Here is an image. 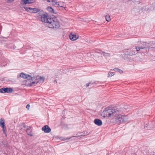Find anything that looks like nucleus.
Returning <instances> with one entry per match:
<instances>
[{"instance_id": "f257e3e1", "label": "nucleus", "mask_w": 155, "mask_h": 155, "mask_svg": "<svg viewBox=\"0 0 155 155\" xmlns=\"http://www.w3.org/2000/svg\"><path fill=\"white\" fill-rule=\"evenodd\" d=\"M102 115L104 117L115 118L116 122L118 124L125 122L127 120V117L125 115L120 114L119 110L117 108H110L109 107L105 108L102 112Z\"/></svg>"}, {"instance_id": "f03ea898", "label": "nucleus", "mask_w": 155, "mask_h": 155, "mask_svg": "<svg viewBox=\"0 0 155 155\" xmlns=\"http://www.w3.org/2000/svg\"><path fill=\"white\" fill-rule=\"evenodd\" d=\"M40 18L41 21L43 22L46 23L49 28H58L60 26L57 18L55 17L51 18V17L49 16L47 13H45L44 15H42Z\"/></svg>"}, {"instance_id": "7ed1b4c3", "label": "nucleus", "mask_w": 155, "mask_h": 155, "mask_svg": "<svg viewBox=\"0 0 155 155\" xmlns=\"http://www.w3.org/2000/svg\"><path fill=\"white\" fill-rule=\"evenodd\" d=\"M19 76L23 78L27 79L29 82H30L29 83L30 86L34 85V84L35 83L37 84L38 82V81H33V80L35 79L34 77H32L28 74H25L23 72L20 73Z\"/></svg>"}, {"instance_id": "20e7f679", "label": "nucleus", "mask_w": 155, "mask_h": 155, "mask_svg": "<svg viewBox=\"0 0 155 155\" xmlns=\"http://www.w3.org/2000/svg\"><path fill=\"white\" fill-rule=\"evenodd\" d=\"M13 90L12 88L3 87L0 89V93H11L13 91Z\"/></svg>"}, {"instance_id": "39448f33", "label": "nucleus", "mask_w": 155, "mask_h": 155, "mask_svg": "<svg viewBox=\"0 0 155 155\" xmlns=\"http://www.w3.org/2000/svg\"><path fill=\"white\" fill-rule=\"evenodd\" d=\"M140 43L141 45H140L139 46H137L135 48L136 50L137 51H139L141 49L145 48L146 47L147 45L145 42H140Z\"/></svg>"}, {"instance_id": "423d86ee", "label": "nucleus", "mask_w": 155, "mask_h": 155, "mask_svg": "<svg viewBox=\"0 0 155 155\" xmlns=\"http://www.w3.org/2000/svg\"><path fill=\"white\" fill-rule=\"evenodd\" d=\"M0 125L1 127H2L3 133L5 134L6 132V127L5 125V122L4 119L2 118L1 119V121L0 122Z\"/></svg>"}, {"instance_id": "0eeeda50", "label": "nucleus", "mask_w": 155, "mask_h": 155, "mask_svg": "<svg viewBox=\"0 0 155 155\" xmlns=\"http://www.w3.org/2000/svg\"><path fill=\"white\" fill-rule=\"evenodd\" d=\"M41 129L44 132L46 133H49L51 131V129L50 127L48 125H47L43 126Z\"/></svg>"}, {"instance_id": "6e6552de", "label": "nucleus", "mask_w": 155, "mask_h": 155, "mask_svg": "<svg viewBox=\"0 0 155 155\" xmlns=\"http://www.w3.org/2000/svg\"><path fill=\"white\" fill-rule=\"evenodd\" d=\"M35 2V0H21V4L23 5L31 4Z\"/></svg>"}, {"instance_id": "1a4fd4ad", "label": "nucleus", "mask_w": 155, "mask_h": 155, "mask_svg": "<svg viewBox=\"0 0 155 155\" xmlns=\"http://www.w3.org/2000/svg\"><path fill=\"white\" fill-rule=\"evenodd\" d=\"M69 37L70 40L73 41L78 39V35L71 33L69 35Z\"/></svg>"}, {"instance_id": "9d476101", "label": "nucleus", "mask_w": 155, "mask_h": 155, "mask_svg": "<svg viewBox=\"0 0 155 155\" xmlns=\"http://www.w3.org/2000/svg\"><path fill=\"white\" fill-rule=\"evenodd\" d=\"M54 5H56L58 7H60V8H64L65 6V5L64 3L63 2H57V3Z\"/></svg>"}, {"instance_id": "9b49d317", "label": "nucleus", "mask_w": 155, "mask_h": 155, "mask_svg": "<svg viewBox=\"0 0 155 155\" xmlns=\"http://www.w3.org/2000/svg\"><path fill=\"white\" fill-rule=\"evenodd\" d=\"M26 132L28 135L31 136H33L32 130L30 127H29L26 129Z\"/></svg>"}, {"instance_id": "f8f14e48", "label": "nucleus", "mask_w": 155, "mask_h": 155, "mask_svg": "<svg viewBox=\"0 0 155 155\" xmlns=\"http://www.w3.org/2000/svg\"><path fill=\"white\" fill-rule=\"evenodd\" d=\"M24 8L25 9V11H27L28 12H29L30 13L32 12V10L33 9V8H30V7H24Z\"/></svg>"}, {"instance_id": "ddd939ff", "label": "nucleus", "mask_w": 155, "mask_h": 155, "mask_svg": "<svg viewBox=\"0 0 155 155\" xmlns=\"http://www.w3.org/2000/svg\"><path fill=\"white\" fill-rule=\"evenodd\" d=\"M128 51H129V53H126V55H132L135 54V51L131 50H129Z\"/></svg>"}, {"instance_id": "4468645a", "label": "nucleus", "mask_w": 155, "mask_h": 155, "mask_svg": "<svg viewBox=\"0 0 155 155\" xmlns=\"http://www.w3.org/2000/svg\"><path fill=\"white\" fill-rule=\"evenodd\" d=\"M85 132H86L85 131H84V132L83 133H80L77 134H76V137H80V136H85V135H87L88 134L87 133H85Z\"/></svg>"}, {"instance_id": "2eb2a0df", "label": "nucleus", "mask_w": 155, "mask_h": 155, "mask_svg": "<svg viewBox=\"0 0 155 155\" xmlns=\"http://www.w3.org/2000/svg\"><path fill=\"white\" fill-rule=\"evenodd\" d=\"M48 2H51L53 5L56 4L57 3V0H45Z\"/></svg>"}, {"instance_id": "dca6fc26", "label": "nucleus", "mask_w": 155, "mask_h": 155, "mask_svg": "<svg viewBox=\"0 0 155 155\" xmlns=\"http://www.w3.org/2000/svg\"><path fill=\"white\" fill-rule=\"evenodd\" d=\"M32 13H35L40 11V9L36 8H33Z\"/></svg>"}, {"instance_id": "f3484780", "label": "nucleus", "mask_w": 155, "mask_h": 155, "mask_svg": "<svg viewBox=\"0 0 155 155\" xmlns=\"http://www.w3.org/2000/svg\"><path fill=\"white\" fill-rule=\"evenodd\" d=\"M48 11L51 13H54V9L51 7H48L47 8Z\"/></svg>"}, {"instance_id": "a211bd4d", "label": "nucleus", "mask_w": 155, "mask_h": 155, "mask_svg": "<svg viewBox=\"0 0 155 155\" xmlns=\"http://www.w3.org/2000/svg\"><path fill=\"white\" fill-rule=\"evenodd\" d=\"M155 5V3L151 5H149V11L152 10L153 9L155 10V7H154V6Z\"/></svg>"}, {"instance_id": "6ab92c4d", "label": "nucleus", "mask_w": 155, "mask_h": 155, "mask_svg": "<svg viewBox=\"0 0 155 155\" xmlns=\"http://www.w3.org/2000/svg\"><path fill=\"white\" fill-rule=\"evenodd\" d=\"M102 121L99 119H97V126H101L102 124Z\"/></svg>"}, {"instance_id": "aec40b11", "label": "nucleus", "mask_w": 155, "mask_h": 155, "mask_svg": "<svg viewBox=\"0 0 155 155\" xmlns=\"http://www.w3.org/2000/svg\"><path fill=\"white\" fill-rule=\"evenodd\" d=\"M105 18L106 21H107L109 22L110 21V16L109 15H106V16H105Z\"/></svg>"}, {"instance_id": "412c9836", "label": "nucleus", "mask_w": 155, "mask_h": 155, "mask_svg": "<svg viewBox=\"0 0 155 155\" xmlns=\"http://www.w3.org/2000/svg\"><path fill=\"white\" fill-rule=\"evenodd\" d=\"M38 14H39V15L41 17V16H42V15H44L45 13H44V12L41 10L40 9V11L38 12Z\"/></svg>"}, {"instance_id": "4be33fe9", "label": "nucleus", "mask_w": 155, "mask_h": 155, "mask_svg": "<svg viewBox=\"0 0 155 155\" xmlns=\"http://www.w3.org/2000/svg\"><path fill=\"white\" fill-rule=\"evenodd\" d=\"M149 5H147L145 6V7H144L143 8V10H145L146 11H149Z\"/></svg>"}, {"instance_id": "5701e85b", "label": "nucleus", "mask_w": 155, "mask_h": 155, "mask_svg": "<svg viewBox=\"0 0 155 155\" xmlns=\"http://www.w3.org/2000/svg\"><path fill=\"white\" fill-rule=\"evenodd\" d=\"M114 74V73L109 72L108 74V77H110L113 76Z\"/></svg>"}, {"instance_id": "b1692460", "label": "nucleus", "mask_w": 155, "mask_h": 155, "mask_svg": "<svg viewBox=\"0 0 155 155\" xmlns=\"http://www.w3.org/2000/svg\"><path fill=\"white\" fill-rule=\"evenodd\" d=\"M114 71H121V72L120 73H122L123 72V71L122 70H120V69H119V68H115L113 70Z\"/></svg>"}, {"instance_id": "393cba45", "label": "nucleus", "mask_w": 155, "mask_h": 155, "mask_svg": "<svg viewBox=\"0 0 155 155\" xmlns=\"http://www.w3.org/2000/svg\"><path fill=\"white\" fill-rule=\"evenodd\" d=\"M40 81H43L45 79V78L43 77H39Z\"/></svg>"}, {"instance_id": "a878e982", "label": "nucleus", "mask_w": 155, "mask_h": 155, "mask_svg": "<svg viewBox=\"0 0 155 155\" xmlns=\"http://www.w3.org/2000/svg\"><path fill=\"white\" fill-rule=\"evenodd\" d=\"M92 84L91 83H89L86 84V87H88L89 86H91V85Z\"/></svg>"}, {"instance_id": "bb28decb", "label": "nucleus", "mask_w": 155, "mask_h": 155, "mask_svg": "<svg viewBox=\"0 0 155 155\" xmlns=\"http://www.w3.org/2000/svg\"><path fill=\"white\" fill-rule=\"evenodd\" d=\"M129 50H126V49H125L124 51V52H125V54H126V53H129Z\"/></svg>"}, {"instance_id": "cd10ccee", "label": "nucleus", "mask_w": 155, "mask_h": 155, "mask_svg": "<svg viewBox=\"0 0 155 155\" xmlns=\"http://www.w3.org/2000/svg\"><path fill=\"white\" fill-rule=\"evenodd\" d=\"M94 122L95 124L97 125V118L95 119L94 120Z\"/></svg>"}, {"instance_id": "c85d7f7f", "label": "nucleus", "mask_w": 155, "mask_h": 155, "mask_svg": "<svg viewBox=\"0 0 155 155\" xmlns=\"http://www.w3.org/2000/svg\"><path fill=\"white\" fill-rule=\"evenodd\" d=\"M30 107V106L29 104H28L26 106V108L28 109H29Z\"/></svg>"}, {"instance_id": "c756f323", "label": "nucleus", "mask_w": 155, "mask_h": 155, "mask_svg": "<svg viewBox=\"0 0 155 155\" xmlns=\"http://www.w3.org/2000/svg\"><path fill=\"white\" fill-rule=\"evenodd\" d=\"M8 1H10L11 2L13 1L14 0H8Z\"/></svg>"}, {"instance_id": "7c9ffc66", "label": "nucleus", "mask_w": 155, "mask_h": 155, "mask_svg": "<svg viewBox=\"0 0 155 155\" xmlns=\"http://www.w3.org/2000/svg\"><path fill=\"white\" fill-rule=\"evenodd\" d=\"M13 49H15V48L14 47H15V46H14V45H13Z\"/></svg>"}, {"instance_id": "2f4dec72", "label": "nucleus", "mask_w": 155, "mask_h": 155, "mask_svg": "<svg viewBox=\"0 0 155 155\" xmlns=\"http://www.w3.org/2000/svg\"><path fill=\"white\" fill-rule=\"evenodd\" d=\"M97 54H98V53H99H99H100V52H98V51H97Z\"/></svg>"}, {"instance_id": "473e14b6", "label": "nucleus", "mask_w": 155, "mask_h": 155, "mask_svg": "<svg viewBox=\"0 0 155 155\" xmlns=\"http://www.w3.org/2000/svg\"><path fill=\"white\" fill-rule=\"evenodd\" d=\"M26 127V126H24V127H25V128Z\"/></svg>"}, {"instance_id": "72a5a7b5", "label": "nucleus", "mask_w": 155, "mask_h": 155, "mask_svg": "<svg viewBox=\"0 0 155 155\" xmlns=\"http://www.w3.org/2000/svg\"><path fill=\"white\" fill-rule=\"evenodd\" d=\"M119 71L120 73H120L121 71Z\"/></svg>"}, {"instance_id": "f704fd0d", "label": "nucleus", "mask_w": 155, "mask_h": 155, "mask_svg": "<svg viewBox=\"0 0 155 155\" xmlns=\"http://www.w3.org/2000/svg\"><path fill=\"white\" fill-rule=\"evenodd\" d=\"M154 7H155V5L154 6Z\"/></svg>"}, {"instance_id": "c9c22d12", "label": "nucleus", "mask_w": 155, "mask_h": 155, "mask_svg": "<svg viewBox=\"0 0 155 155\" xmlns=\"http://www.w3.org/2000/svg\"><path fill=\"white\" fill-rule=\"evenodd\" d=\"M38 79V78H36V79Z\"/></svg>"}, {"instance_id": "e433bc0d", "label": "nucleus", "mask_w": 155, "mask_h": 155, "mask_svg": "<svg viewBox=\"0 0 155 155\" xmlns=\"http://www.w3.org/2000/svg\"><path fill=\"white\" fill-rule=\"evenodd\" d=\"M0 155H1L0 154Z\"/></svg>"}]
</instances>
